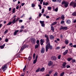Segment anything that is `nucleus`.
I'll list each match as a JSON object with an SVG mask.
<instances>
[{"label":"nucleus","instance_id":"obj_62","mask_svg":"<svg viewBox=\"0 0 76 76\" xmlns=\"http://www.w3.org/2000/svg\"><path fill=\"white\" fill-rule=\"evenodd\" d=\"M39 17H41V16H42V14H41V13H40L39 14Z\"/></svg>","mask_w":76,"mask_h":76},{"label":"nucleus","instance_id":"obj_32","mask_svg":"<svg viewBox=\"0 0 76 76\" xmlns=\"http://www.w3.org/2000/svg\"><path fill=\"white\" fill-rule=\"evenodd\" d=\"M33 58L34 60L35 58V53H34L33 56Z\"/></svg>","mask_w":76,"mask_h":76},{"label":"nucleus","instance_id":"obj_27","mask_svg":"<svg viewBox=\"0 0 76 76\" xmlns=\"http://www.w3.org/2000/svg\"><path fill=\"white\" fill-rule=\"evenodd\" d=\"M64 75V72H63L61 74L60 76H63Z\"/></svg>","mask_w":76,"mask_h":76},{"label":"nucleus","instance_id":"obj_30","mask_svg":"<svg viewBox=\"0 0 76 76\" xmlns=\"http://www.w3.org/2000/svg\"><path fill=\"white\" fill-rule=\"evenodd\" d=\"M26 66H25L24 67V68L23 69V72H25V69H26Z\"/></svg>","mask_w":76,"mask_h":76},{"label":"nucleus","instance_id":"obj_48","mask_svg":"<svg viewBox=\"0 0 76 76\" xmlns=\"http://www.w3.org/2000/svg\"><path fill=\"white\" fill-rule=\"evenodd\" d=\"M21 29H24V26H22L20 27Z\"/></svg>","mask_w":76,"mask_h":76},{"label":"nucleus","instance_id":"obj_17","mask_svg":"<svg viewBox=\"0 0 76 76\" xmlns=\"http://www.w3.org/2000/svg\"><path fill=\"white\" fill-rule=\"evenodd\" d=\"M43 43H44V40H42V39H41L40 40L41 45H43Z\"/></svg>","mask_w":76,"mask_h":76},{"label":"nucleus","instance_id":"obj_19","mask_svg":"<svg viewBox=\"0 0 76 76\" xmlns=\"http://www.w3.org/2000/svg\"><path fill=\"white\" fill-rule=\"evenodd\" d=\"M54 36L52 35L50 36V39H54Z\"/></svg>","mask_w":76,"mask_h":76},{"label":"nucleus","instance_id":"obj_13","mask_svg":"<svg viewBox=\"0 0 76 76\" xmlns=\"http://www.w3.org/2000/svg\"><path fill=\"white\" fill-rule=\"evenodd\" d=\"M51 58L53 60H56L57 59V57L56 56H53L51 57Z\"/></svg>","mask_w":76,"mask_h":76},{"label":"nucleus","instance_id":"obj_42","mask_svg":"<svg viewBox=\"0 0 76 76\" xmlns=\"http://www.w3.org/2000/svg\"><path fill=\"white\" fill-rule=\"evenodd\" d=\"M48 9L49 10H51V7H48Z\"/></svg>","mask_w":76,"mask_h":76},{"label":"nucleus","instance_id":"obj_29","mask_svg":"<svg viewBox=\"0 0 76 76\" xmlns=\"http://www.w3.org/2000/svg\"><path fill=\"white\" fill-rule=\"evenodd\" d=\"M39 0V1H40V4H42V3L43 2V0Z\"/></svg>","mask_w":76,"mask_h":76},{"label":"nucleus","instance_id":"obj_51","mask_svg":"<svg viewBox=\"0 0 76 76\" xmlns=\"http://www.w3.org/2000/svg\"><path fill=\"white\" fill-rule=\"evenodd\" d=\"M38 6L39 7V9H41V6L40 5H38Z\"/></svg>","mask_w":76,"mask_h":76},{"label":"nucleus","instance_id":"obj_36","mask_svg":"<svg viewBox=\"0 0 76 76\" xmlns=\"http://www.w3.org/2000/svg\"><path fill=\"white\" fill-rule=\"evenodd\" d=\"M40 70V68H38L36 71V72H39Z\"/></svg>","mask_w":76,"mask_h":76},{"label":"nucleus","instance_id":"obj_53","mask_svg":"<svg viewBox=\"0 0 76 76\" xmlns=\"http://www.w3.org/2000/svg\"><path fill=\"white\" fill-rule=\"evenodd\" d=\"M44 10L42 9L41 13H44Z\"/></svg>","mask_w":76,"mask_h":76},{"label":"nucleus","instance_id":"obj_35","mask_svg":"<svg viewBox=\"0 0 76 76\" xmlns=\"http://www.w3.org/2000/svg\"><path fill=\"white\" fill-rule=\"evenodd\" d=\"M12 23V22H9L7 24V26H8V25H11Z\"/></svg>","mask_w":76,"mask_h":76},{"label":"nucleus","instance_id":"obj_55","mask_svg":"<svg viewBox=\"0 0 76 76\" xmlns=\"http://www.w3.org/2000/svg\"><path fill=\"white\" fill-rule=\"evenodd\" d=\"M23 29H21L20 30L19 32L20 33V32H23Z\"/></svg>","mask_w":76,"mask_h":76},{"label":"nucleus","instance_id":"obj_63","mask_svg":"<svg viewBox=\"0 0 76 76\" xmlns=\"http://www.w3.org/2000/svg\"><path fill=\"white\" fill-rule=\"evenodd\" d=\"M73 47H74V48H76V45H73Z\"/></svg>","mask_w":76,"mask_h":76},{"label":"nucleus","instance_id":"obj_43","mask_svg":"<svg viewBox=\"0 0 76 76\" xmlns=\"http://www.w3.org/2000/svg\"><path fill=\"white\" fill-rule=\"evenodd\" d=\"M39 40H37L36 42V43L37 44L39 45Z\"/></svg>","mask_w":76,"mask_h":76},{"label":"nucleus","instance_id":"obj_11","mask_svg":"<svg viewBox=\"0 0 76 76\" xmlns=\"http://www.w3.org/2000/svg\"><path fill=\"white\" fill-rule=\"evenodd\" d=\"M68 53V50H67L65 51L63 53L64 56H66V54Z\"/></svg>","mask_w":76,"mask_h":76},{"label":"nucleus","instance_id":"obj_60","mask_svg":"<svg viewBox=\"0 0 76 76\" xmlns=\"http://www.w3.org/2000/svg\"><path fill=\"white\" fill-rule=\"evenodd\" d=\"M16 9H19V6H17L16 7Z\"/></svg>","mask_w":76,"mask_h":76},{"label":"nucleus","instance_id":"obj_10","mask_svg":"<svg viewBox=\"0 0 76 76\" xmlns=\"http://www.w3.org/2000/svg\"><path fill=\"white\" fill-rule=\"evenodd\" d=\"M53 64V62L51 61H49L48 63V66H52Z\"/></svg>","mask_w":76,"mask_h":76},{"label":"nucleus","instance_id":"obj_45","mask_svg":"<svg viewBox=\"0 0 76 76\" xmlns=\"http://www.w3.org/2000/svg\"><path fill=\"white\" fill-rule=\"evenodd\" d=\"M67 59H68V61H70L71 60H72V58H68Z\"/></svg>","mask_w":76,"mask_h":76},{"label":"nucleus","instance_id":"obj_52","mask_svg":"<svg viewBox=\"0 0 76 76\" xmlns=\"http://www.w3.org/2000/svg\"><path fill=\"white\" fill-rule=\"evenodd\" d=\"M8 41H9V39H5V42H7Z\"/></svg>","mask_w":76,"mask_h":76},{"label":"nucleus","instance_id":"obj_7","mask_svg":"<svg viewBox=\"0 0 76 76\" xmlns=\"http://www.w3.org/2000/svg\"><path fill=\"white\" fill-rule=\"evenodd\" d=\"M37 60H38V55H36L35 59L33 61V64H35L37 62Z\"/></svg>","mask_w":76,"mask_h":76},{"label":"nucleus","instance_id":"obj_64","mask_svg":"<svg viewBox=\"0 0 76 76\" xmlns=\"http://www.w3.org/2000/svg\"><path fill=\"white\" fill-rule=\"evenodd\" d=\"M76 23V20H75L73 21V23Z\"/></svg>","mask_w":76,"mask_h":76},{"label":"nucleus","instance_id":"obj_47","mask_svg":"<svg viewBox=\"0 0 76 76\" xmlns=\"http://www.w3.org/2000/svg\"><path fill=\"white\" fill-rule=\"evenodd\" d=\"M66 68H70V65H66Z\"/></svg>","mask_w":76,"mask_h":76},{"label":"nucleus","instance_id":"obj_50","mask_svg":"<svg viewBox=\"0 0 76 76\" xmlns=\"http://www.w3.org/2000/svg\"><path fill=\"white\" fill-rule=\"evenodd\" d=\"M31 60V57L30 56L28 58V60L29 61V60Z\"/></svg>","mask_w":76,"mask_h":76},{"label":"nucleus","instance_id":"obj_2","mask_svg":"<svg viewBox=\"0 0 76 76\" xmlns=\"http://www.w3.org/2000/svg\"><path fill=\"white\" fill-rule=\"evenodd\" d=\"M62 4H64L65 7H67L69 3L67 1H63L61 3Z\"/></svg>","mask_w":76,"mask_h":76},{"label":"nucleus","instance_id":"obj_9","mask_svg":"<svg viewBox=\"0 0 76 76\" xmlns=\"http://www.w3.org/2000/svg\"><path fill=\"white\" fill-rule=\"evenodd\" d=\"M45 51V48L43 47H42L41 49V53H44V52Z\"/></svg>","mask_w":76,"mask_h":76},{"label":"nucleus","instance_id":"obj_14","mask_svg":"<svg viewBox=\"0 0 76 76\" xmlns=\"http://www.w3.org/2000/svg\"><path fill=\"white\" fill-rule=\"evenodd\" d=\"M16 22V18H14L12 21L11 22H12V24H15Z\"/></svg>","mask_w":76,"mask_h":76},{"label":"nucleus","instance_id":"obj_4","mask_svg":"<svg viewBox=\"0 0 76 76\" xmlns=\"http://www.w3.org/2000/svg\"><path fill=\"white\" fill-rule=\"evenodd\" d=\"M67 27H63L61 26L60 28V30H67Z\"/></svg>","mask_w":76,"mask_h":76},{"label":"nucleus","instance_id":"obj_58","mask_svg":"<svg viewBox=\"0 0 76 76\" xmlns=\"http://www.w3.org/2000/svg\"><path fill=\"white\" fill-rule=\"evenodd\" d=\"M19 18H17L15 21H16V22H17V21H18V20H19Z\"/></svg>","mask_w":76,"mask_h":76},{"label":"nucleus","instance_id":"obj_28","mask_svg":"<svg viewBox=\"0 0 76 76\" xmlns=\"http://www.w3.org/2000/svg\"><path fill=\"white\" fill-rule=\"evenodd\" d=\"M15 10H16L15 8H13L12 10V12L13 13H15Z\"/></svg>","mask_w":76,"mask_h":76},{"label":"nucleus","instance_id":"obj_46","mask_svg":"<svg viewBox=\"0 0 76 76\" xmlns=\"http://www.w3.org/2000/svg\"><path fill=\"white\" fill-rule=\"evenodd\" d=\"M7 32H8V30H6L4 32V34H6V33H7Z\"/></svg>","mask_w":76,"mask_h":76},{"label":"nucleus","instance_id":"obj_39","mask_svg":"<svg viewBox=\"0 0 76 76\" xmlns=\"http://www.w3.org/2000/svg\"><path fill=\"white\" fill-rule=\"evenodd\" d=\"M61 1V0H56V2L57 3H60Z\"/></svg>","mask_w":76,"mask_h":76},{"label":"nucleus","instance_id":"obj_40","mask_svg":"<svg viewBox=\"0 0 76 76\" xmlns=\"http://www.w3.org/2000/svg\"><path fill=\"white\" fill-rule=\"evenodd\" d=\"M61 19V17H59L58 18H57L56 19V20H58Z\"/></svg>","mask_w":76,"mask_h":76},{"label":"nucleus","instance_id":"obj_61","mask_svg":"<svg viewBox=\"0 0 76 76\" xmlns=\"http://www.w3.org/2000/svg\"><path fill=\"white\" fill-rule=\"evenodd\" d=\"M66 48V46H63L62 47L61 49H64V48Z\"/></svg>","mask_w":76,"mask_h":76},{"label":"nucleus","instance_id":"obj_16","mask_svg":"<svg viewBox=\"0 0 76 76\" xmlns=\"http://www.w3.org/2000/svg\"><path fill=\"white\" fill-rule=\"evenodd\" d=\"M19 32V30H17L15 31L14 33V35L15 36L16 35V34H17V32Z\"/></svg>","mask_w":76,"mask_h":76},{"label":"nucleus","instance_id":"obj_8","mask_svg":"<svg viewBox=\"0 0 76 76\" xmlns=\"http://www.w3.org/2000/svg\"><path fill=\"white\" fill-rule=\"evenodd\" d=\"M31 41L33 44H34L36 42V40L35 39L33 38L31 39Z\"/></svg>","mask_w":76,"mask_h":76},{"label":"nucleus","instance_id":"obj_21","mask_svg":"<svg viewBox=\"0 0 76 76\" xmlns=\"http://www.w3.org/2000/svg\"><path fill=\"white\" fill-rule=\"evenodd\" d=\"M51 30H52L53 32H54V27L53 26H51Z\"/></svg>","mask_w":76,"mask_h":76},{"label":"nucleus","instance_id":"obj_57","mask_svg":"<svg viewBox=\"0 0 76 76\" xmlns=\"http://www.w3.org/2000/svg\"><path fill=\"white\" fill-rule=\"evenodd\" d=\"M25 3H23L22 4L21 6H24V5H25Z\"/></svg>","mask_w":76,"mask_h":76},{"label":"nucleus","instance_id":"obj_54","mask_svg":"<svg viewBox=\"0 0 76 76\" xmlns=\"http://www.w3.org/2000/svg\"><path fill=\"white\" fill-rule=\"evenodd\" d=\"M64 23V21H61V24Z\"/></svg>","mask_w":76,"mask_h":76},{"label":"nucleus","instance_id":"obj_18","mask_svg":"<svg viewBox=\"0 0 76 76\" xmlns=\"http://www.w3.org/2000/svg\"><path fill=\"white\" fill-rule=\"evenodd\" d=\"M61 19L62 20H64V16L63 15L61 16Z\"/></svg>","mask_w":76,"mask_h":76},{"label":"nucleus","instance_id":"obj_37","mask_svg":"<svg viewBox=\"0 0 76 76\" xmlns=\"http://www.w3.org/2000/svg\"><path fill=\"white\" fill-rule=\"evenodd\" d=\"M61 58V55H59L58 57V59H60Z\"/></svg>","mask_w":76,"mask_h":76},{"label":"nucleus","instance_id":"obj_6","mask_svg":"<svg viewBox=\"0 0 76 76\" xmlns=\"http://www.w3.org/2000/svg\"><path fill=\"white\" fill-rule=\"evenodd\" d=\"M75 3H74L73 2H71L69 5V6H72V7H74V8L75 7Z\"/></svg>","mask_w":76,"mask_h":76},{"label":"nucleus","instance_id":"obj_3","mask_svg":"<svg viewBox=\"0 0 76 76\" xmlns=\"http://www.w3.org/2000/svg\"><path fill=\"white\" fill-rule=\"evenodd\" d=\"M7 64H5V65L2 67V69L3 71V72H5V70H6L7 67Z\"/></svg>","mask_w":76,"mask_h":76},{"label":"nucleus","instance_id":"obj_59","mask_svg":"<svg viewBox=\"0 0 76 76\" xmlns=\"http://www.w3.org/2000/svg\"><path fill=\"white\" fill-rule=\"evenodd\" d=\"M19 22H23V20H19Z\"/></svg>","mask_w":76,"mask_h":76},{"label":"nucleus","instance_id":"obj_44","mask_svg":"<svg viewBox=\"0 0 76 76\" xmlns=\"http://www.w3.org/2000/svg\"><path fill=\"white\" fill-rule=\"evenodd\" d=\"M31 6L32 7H35V5L34 4H31Z\"/></svg>","mask_w":76,"mask_h":76},{"label":"nucleus","instance_id":"obj_22","mask_svg":"<svg viewBox=\"0 0 76 76\" xmlns=\"http://www.w3.org/2000/svg\"><path fill=\"white\" fill-rule=\"evenodd\" d=\"M73 16H76V12H74L72 14Z\"/></svg>","mask_w":76,"mask_h":76},{"label":"nucleus","instance_id":"obj_23","mask_svg":"<svg viewBox=\"0 0 76 76\" xmlns=\"http://www.w3.org/2000/svg\"><path fill=\"white\" fill-rule=\"evenodd\" d=\"M48 4V3L47 2L45 3L44 2H43V5L45 6H47Z\"/></svg>","mask_w":76,"mask_h":76},{"label":"nucleus","instance_id":"obj_31","mask_svg":"<svg viewBox=\"0 0 76 76\" xmlns=\"http://www.w3.org/2000/svg\"><path fill=\"white\" fill-rule=\"evenodd\" d=\"M58 76V74L57 73V72H56V73L54 74V76Z\"/></svg>","mask_w":76,"mask_h":76},{"label":"nucleus","instance_id":"obj_1","mask_svg":"<svg viewBox=\"0 0 76 76\" xmlns=\"http://www.w3.org/2000/svg\"><path fill=\"white\" fill-rule=\"evenodd\" d=\"M45 38H46V51L47 52L48 50V49L50 48V50L52 49V46L50 45V39H49V37L47 35H45Z\"/></svg>","mask_w":76,"mask_h":76},{"label":"nucleus","instance_id":"obj_33","mask_svg":"<svg viewBox=\"0 0 76 76\" xmlns=\"http://www.w3.org/2000/svg\"><path fill=\"white\" fill-rule=\"evenodd\" d=\"M53 11H55V12H58V7L56 8L55 10Z\"/></svg>","mask_w":76,"mask_h":76},{"label":"nucleus","instance_id":"obj_49","mask_svg":"<svg viewBox=\"0 0 76 76\" xmlns=\"http://www.w3.org/2000/svg\"><path fill=\"white\" fill-rule=\"evenodd\" d=\"M56 50H59V49H60V47H56Z\"/></svg>","mask_w":76,"mask_h":76},{"label":"nucleus","instance_id":"obj_20","mask_svg":"<svg viewBox=\"0 0 76 76\" xmlns=\"http://www.w3.org/2000/svg\"><path fill=\"white\" fill-rule=\"evenodd\" d=\"M66 23L67 24H70L71 23V21L70 20H67L66 21Z\"/></svg>","mask_w":76,"mask_h":76},{"label":"nucleus","instance_id":"obj_26","mask_svg":"<svg viewBox=\"0 0 76 76\" xmlns=\"http://www.w3.org/2000/svg\"><path fill=\"white\" fill-rule=\"evenodd\" d=\"M53 71H54L53 70H51L50 71H49V75H50V74H51V73H52V72H53Z\"/></svg>","mask_w":76,"mask_h":76},{"label":"nucleus","instance_id":"obj_5","mask_svg":"<svg viewBox=\"0 0 76 76\" xmlns=\"http://www.w3.org/2000/svg\"><path fill=\"white\" fill-rule=\"evenodd\" d=\"M39 22L40 23H41V26H42V27H45V24L44 23V21H40Z\"/></svg>","mask_w":76,"mask_h":76},{"label":"nucleus","instance_id":"obj_38","mask_svg":"<svg viewBox=\"0 0 76 76\" xmlns=\"http://www.w3.org/2000/svg\"><path fill=\"white\" fill-rule=\"evenodd\" d=\"M24 46H22V47H21V49H20V51H22V50H24Z\"/></svg>","mask_w":76,"mask_h":76},{"label":"nucleus","instance_id":"obj_24","mask_svg":"<svg viewBox=\"0 0 76 76\" xmlns=\"http://www.w3.org/2000/svg\"><path fill=\"white\" fill-rule=\"evenodd\" d=\"M65 43L66 44H69V41L67 40H65Z\"/></svg>","mask_w":76,"mask_h":76},{"label":"nucleus","instance_id":"obj_12","mask_svg":"<svg viewBox=\"0 0 76 76\" xmlns=\"http://www.w3.org/2000/svg\"><path fill=\"white\" fill-rule=\"evenodd\" d=\"M66 62L64 63L62 66V68H63V69L65 68L66 67Z\"/></svg>","mask_w":76,"mask_h":76},{"label":"nucleus","instance_id":"obj_15","mask_svg":"<svg viewBox=\"0 0 76 76\" xmlns=\"http://www.w3.org/2000/svg\"><path fill=\"white\" fill-rule=\"evenodd\" d=\"M5 44H4L3 45L0 46V48H1V49H3L5 46Z\"/></svg>","mask_w":76,"mask_h":76},{"label":"nucleus","instance_id":"obj_25","mask_svg":"<svg viewBox=\"0 0 76 76\" xmlns=\"http://www.w3.org/2000/svg\"><path fill=\"white\" fill-rule=\"evenodd\" d=\"M44 70H45V69H44V68L43 67L40 69V72H44Z\"/></svg>","mask_w":76,"mask_h":76},{"label":"nucleus","instance_id":"obj_34","mask_svg":"<svg viewBox=\"0 0 76 76\" xmlns=\"http://www.w3.org/2000/svg\"><path fill=\"white\" fill-rule=\"evenodd\" d=\"M39 46V45H35V49H37V48H38V47Z\"/></svg>","mask_w":76,"mask_h":76},{"label":"nucleus","instance_id":"obj_41","mask_svg":"<svg viewBox=\"0 0 76 76\" xmlns=\"http://www.w3.org/2000/svg\"><path fill=\"white\" fill-rule=\"evenodd\" d=\"M57 22H54L53 23L52 25H56V23H57Z\"/></svg>","mask_w":76,"mask_h":76},{"label":"nucleus","instance_id":"obj_56","mask_svg":"<svg viewBox=\"0 0 76 76\" xmlns=\"http://www.w3.org/2000/svg\"><path fill=\"white\" fill-rule=\"evenodd\" d=\"M46 17L47 19H48V18H50V16H48V15H46Z\"/></svg>","mask_w":76,"mask_h":76}]
</instances>
